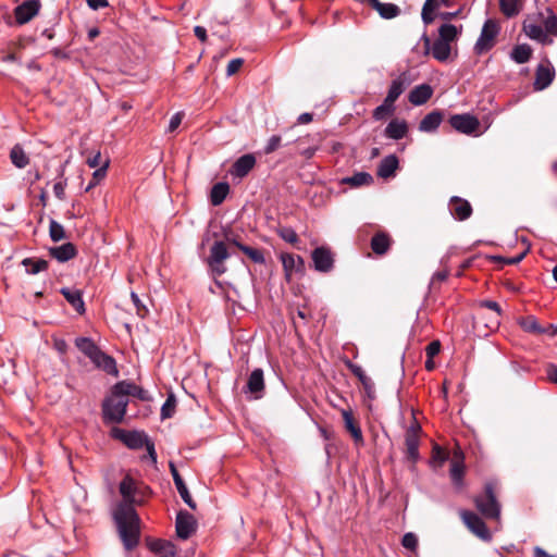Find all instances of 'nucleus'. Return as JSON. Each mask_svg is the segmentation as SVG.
Returning <instances> with one entry per match:
<instances>
[{
  "instance_id": "1",
  "label": "nucleus",
  "mask_w": 557,
  "mask_h": 557,
  "mask_svg": "<svg viewBox=\"0 0 557 557\" xmlns=\"http://www.w3.org/2000/svg\"><path fill=\"white\" fill-rule=\"evenodd\" d=\"M113 517L124 548L134 549L139 544L140 537V519L136 510L132 506L120 504Z\"/></svg>"
},
{
  "instance_id": "2",
  "label": "nucleus",
  "mask_w": 557,
  "mask_h": 557,
  "mask_svg": "<svg viewBox=\"0 0 557 557\" xmlns=\"http://www.w3.org/2000/svg\"><path fill=\"white\" fill-rule=\"evenodd\" d=\"M76 347L88 357L97 367L102 368L108 373L115 370V360L101 351V349L88 337H78L75 339Z\"/></svg>"
},
{
  "instance_id": "3",
  "label": "nucleus",
  "mask_w": 557,
  "mask_h": 557,
  "mask_svg": "<svg viewBox=\"0 0 557 557\" xmlns=\"http://www.w3.org/2000/svg\"><path fill=\"white\" fill-rule=\"evenodd\" d=\"M128 398L124 394L115 391V385L112 388V394L108 397L102 405L103 419L106 422L120 423L124 419Z\"/></svg>"
},
{
  "instance_id": "4",
  "label": "nucleus",
  "mask_w": 557,
  "mask_h": 557,
  "mask_svg": "<svg viewBox=\"0 0 557 557\" xmlns=\"http://www.w3.org/2000/svg\"><path fill=\"white\" fill-rule=\"evenodd\" d=\"M476 509L488 519H499L500 505L496 498L495 484L487 482L484 486V494L474 498Z\"/></svg>"
},
{
  "instance_id": "5",
  "label": "nucleus",
  "mask_w": 557,
  "mask_h": 557,
  "mask_svg": "<svg viewBox=\"0 0 557 557\" xmlns=\"http://www.w3.org/2000/svg\"><path fill=\"white\" fill-rule=\"evenodd\" d=\"M500 33V25L497 20L487 18L481 29V34L474 45V52L483 54L490 51L496 44V38Z\"/></svg>"
},
{
  "instance_id": "6",
  "label": "nucleus",
  "mask_w": 557,
  "mask_h": 557,
  "mask_svg": "<svg viewBox=\"0 0 557 557\" xmlns=\"http://www.w3.org/2000/svg\"><path fill=\"white\" fill-rule=\"evenodd\" d=\"M123 443L132 449H139L146 447L149 458L153 465L157 463V453L154 444L151 442L144 432L128 431L124 432L121 436Z\"/></svg>"
},
{
  "instance_id": "7",
  "label": "nucleus",
  "mask_w": 557,
  "mask_h": 557,
  "mask_svg": "<svg viewBox=\"0 0 557 557\" xmlns=\"http://www.w3.org/2000/svg\"><path fill=\"white\" fill-rule=\"evenodd\" d=\"M230 253L226 244L222 240H216L210 248V256L207 259L208 265L212 273L216 276H221L225 273L226 267L224 261L228 259Z\"/></svg>"
},
{
  "instance_id": "8",
  "label": "nucleus",
  "mask_w": 557,
  "mask_h": 557,
  "mask_svg": "<svg viewBox=\"0 0 557 557\" xmlns=\"http://www.w3.org/2000/svg\"><path fill=\"white\" fill-rule=\"evenodd\" d=\"M460 518L466 524V527L479 539L484 542H490L492 540V534L487 529L485 522L474 512L469 510H460Z\"/></svg>"
},
{
  "instance_id": "9",
  "label": "nucleus",
  "mask_w": 557,
  "mask_h": 557,
  "mask_svg": "<svg viewBox=\"0 0 557 557\" xmlns=\"http://www.w3.org/2000/svg\"><path fill=\"white\" fill-rule=\"evenodd\" d=\"M119 490L123 497L122 504L133 507L134 504H140L144 500V493L138 487L136 481L129 475H126L121 481Z\"/></svg>"
},
{
  "instance_id": "10",
  "label": "nucleus",
  "mask_w": 557,
  "mask_h": 557,
  "mask_svg": "<svg viewBox=\"0 0 557 557\" xmlns=\"http://www.w3.org/2000/svg\"><path fill=\"white\" fill-rule=\"evenodd\" d=\"M449 124L455 131L466 135L475 133L480 126L479 120L469 113L451 115Z\"/></svg>"
},
{
  "instance_id": "11",
  "label": "nucleus",
  "mask_w": 557,
  "mask_h": 557,
  "mask_svg": "<svg viewBox=\"0 0 557 557\" xmlns=\"http://www.w3.org/2000/svg\"><path fill=\"white\" fill-rule=\"evenodd\" d=\"M280 259L287 282H289L295 274L302 273L305 270V261L300 256L283 252Z\"/></svg>"
},
{
  "instance_id": "12",
  "label": "nucleus",
  "mask_w": 557,
  "mask_h": 557,
  "mask_svg": "<svg viewBox=\"0 0 557 557\" xmlns=\"http://www.w3.org/2000/svg\"><path fill=\"white\" fill-rule=\"evenodd\" d=\"M314 269L319 272H330L334 265V258L332 251L327 247H318L312 253Z\"/></svg>"
},
{
  "instance_id": "13",
  "label": "nucleus",
  "mask_w": 557,
  "mask_h": 557,
  "mask_svg": "<svg viewBox=\"0 0 557 557\" xmlns=\"http://www.w3.org/2000/svg\"><path fill=\"white\" fill-rule=\"evenodd\" d=\"M197 522L194 516L187 511H180L176 516V533L182 540H187L195 533Z\"/></svg>"
},
{
  "instance_id": "14",
  "label": "nucleus",
  "mask_w": 557,
  "mask_h": 557,
  "mask_svg": "<svg viewBox=\"0 0 557 557\" xmlns=\"http://www.w3.org/2000/svg\"><path fill=\"white\" fill-rule=\"evenodd\" d=\"M40 3L37 0H27L14 10L15 21L18 25L28 23L39 12Z\"/></svg>"
},
{
  "instance_id": "15",
  "label": "nucleus",
  "mask_w": 557,
  "mask_h": 557,
  "mask_svg": "<svg viewBox=\"0 0 557 557\" xmlns=\"http://www.w3.org/2000/svg\"><path fill=\"white\" fill-rule=\"evenodd\" d=\"M420 425H411L405 436L406 453L407 457L411 461H417L419 458V445H420Z\"/></svg>"
},
{
  "instance_id": "16",
  "label": "nucleus",
  "mask_w": 557,
  "mask_h": 557,
  "mask_svg": "<svg viewBox=\"0 0 557 557\" xmlns=\"http://www.w3.org/2000/svg\"><path fill=\"white\" fill-rule=\"evenodd\" d=\"M411 83L412 78L408 72L400 73L396 78L392 81L385 98L388 99V102L395 103V101Z\"/></svg>"
},
{
  "instance_id": "17",
  "label": "nucleus",
  "mask_w": 557,
  "mask_h": 557,
  "mask_svg": "<svg viewBox=\"0 0 557 557\" xmlns=\"http://www.w3.org/2000/svg\"><path fill=\"white\" fill-rule=\"evenodd\" d=\"M448 207L450 214L458 221H465L472 214L470 202L457 196L450 198Z\"/></svg>"
},
{
  "instance_id": "18",
  "label": "nucleus",
  "mask_w": 557,
  "mask_h": 557,
  "mask_svg": "<svg viewBox=\"0 0 557 557\" xmlns=\"http://www.w3.org/2000/svg\"><path fill=\"white\" fill-rule=\"evenodd\" d=\"M450 479L453 484L460 488L463 485V475H465V462H463V454L461 450H456L454 453V458L450 463Z\"/></svg>"
},
{
  "instance_id": "19",
  "label": "nucleus",
  "mask_w": 557,
  "mask_h": 557,
  "mask_svg": "<svg viewBox=\"0 0 557 557\" xmlns=\"http://www.w3.org/2000/svg\"><path fill=\"white\" fill-rule=\"evenodd\" d=\"M256 165V158L251 153H247L238 158L232 165L230 173L237 178L245 177Z\"/></svg>"
},
{
  "instance_id": "20",
  "label": "nucleus",
  "mask_w": 557,
  "mask_h": 557,
  "mask_svg": "<svg viewBox=\"0 0 557 557\" xmlns=\"http://www.w3.org/2000/svg\"><path fill=\"white\" fill-rule=\"evenodd\" d=\"M264 377H263V371L262 369H255L246 384L245 392L250 393L255 396L256 399H259L262 397V393L264 391Z\"/></svg>"
},
{
  "instance_id": "21",
  "label": "nucleus",
  "mask_w": 557,
  "mask_h": 557,
  "mask_svg": "<svg viewBox=\"0 0 557 557\" xmlns=\"http://www.w3.org/2000/svg\"><path fill=\"white\" fill-rule=\"evenodd\" d=\"M341 413L344 420L345 429L350 433L355 443L357 445L363 444L362 431L357 420L355 419L352 411L350 409H342Z\"/></svg>"
},
{
  "instance_id": "22",
  "label": "nucleus",
  "mask_w": 557,
  "mask_h": 557,
  "mask_svg": "<svg viewBox=\"0 0 557 557\" xmlns=\"http://www.w3.org/2000/svg\"><path fill=\"white\" fill-rule=\"evenodd\" d=\"M555 77V70L550 63L540 64L536 69L534 88L543 90L547 88Z\"/></svg>"
},
{
  "instance_id": "23",
  "label": "nucleus",
  "mask_w": 557,
  "mask_h": 557,
  "mask_svg": "<svg viewBox=\"0 0 557 557\" xmlns=\"http://www.w3.org/2000/svg\"><path fill=\"white\" fill-rule=\"evenodd\" d=\"M523 32L529 38L536 40L541 44H552L553 41L545 33L544 28L537 22H534L531 18L524 21Z\"/></svg>"
},
{
  "instance_id": "24",
  "label": "nucleus",
  "mask_w": 557,
  "mask_h": 557,
  "mask_svg": "<svg viewBox=\"0 0 557 557\" xmlns=\"http://www.w3.org/2000/svg\"><path fill=\"white\" fill-rule=\"evenodd\" d=\"M169 468H170L174 484H175L177 492L181 495L182 499L185 502V504L188 507H190L191 509H196V504L193 500V498L188 492V488H187L184 480L180 475L174 462H170Z\"/></svg>"
},
{
  "instance_id": "25",
  "label": "nucleus",
  "mask_w": 557,
  "mask_h": 557,
  "mask_svg": "<svg viewBox=\"0 0 557 557\" xmlns=\"http://www.w3.org/2000/svg\"><path fill=\"white\" fill-rule=\"evenodd\" d=\"M408 133V124L405 120L394 119L384 129V136L389 139H403Z\"/></svg>"
},
{
  "instance_id": "26",
  "label": "nucleus",
  "mask_w": 557,
  "mask_h": 557,
  "mask_svg": "<svg viewBox=\"0 0 557 557\" xmlns=\"http://www.w3.org/2000/svg\"><path fill=\"white\" fill-rule=\"evenodd\" d=\"M433 89L428 84L416 86L408 96L409 102L413 106H422L432 97Z\"/></svg>"
},
{
  "instance_id": "27",
  "label": "nucleus",
  "mask_w": 557,
  "mask_h": 557,
  "mask_svg": "<svg viewBox=\"0 0 557 557\" xmlns=\"http://www.w3.org/2000/svg\"><path fill=\"white\" fill-rule=\"evenodd\" d=\"M49 253L59 262H66L76 256L77 250L72 243H65L61 246L50 248Z\"/></svg>"
},
{
  "instance_id": "28",
  "label": "nucleus",
  "mask_w": 557,
  "mask_h": 557,
  "mask_svg": "<svg viewBox=\"0 0 557 557\" xmlns=\"http://www.w3.org/2000/svg\"><path fill=\"white\" fill-rule=\"evenodd\" d=\"M392 245V238L387 233L379 232L371 238V249L375 255H385Z\"/></svg>"
},
{
  "instance_id": "29",
  "label": "nucleus",
  "mask_w": 557,
  "mask_h": 557,
  "mask_svg": "<svg viewBox=\"0 0 557 557\" xmlns=\"http://www.w3.org/2000/svg\"><path fill=\"white\" fill-rule=\"evenodd\" d=\"M480 309H487L492 312V323H485L490 331L497 330L500 324L502 309L496 301L484 300L480 302Z\"/></svg>"
},
{
  "instance_id": "30",
  "label": "nucleus",
  "mask_w": 557,
  "mask_h": 557,
  "mask_svg": "<svg viewBox=\"0 0 557 557\" xmlns=\"http://www.w3.org/2000/svg\"><path fill=\"white\" fill-rule=\"evenodd\" d=\"M462 29H463L462 25L456 26V25L448 24V23L443 24L438 28L437 39L450 45L451 42L458 40L459 36L462 33Z\"/></svg>"
},
{
  "instance_id": "31",
  "label": "nucleus",
  "mask_w": 557,
  "mask_h": 557,
  "mask_svg": "<svg viewBox=\"0 0 557 557\" xmlns=\"http://www.w3.org/2000/svg\"><path fill=\"white\" fill-rule=\"evenodd\" d=\"M398 158L395 154L386 156L382 159L377 168V175L382 178L393 176L398 168Z\"/></svg>"
},
{
  "instance_id": "32",
  "label": "nucleus",
  "mask_w": 557,
  "mask_h": 557,
  "mask_svg": "<svg viewBox=\"0 0 557 557\" xmlns=\"http://www.w3.org/2000/svg\"><path fill=\"white\" fill-rule=\"evenodd\" d=\"M443 121V114L440 111H432L426 114L419 124V131L431 133L438 128Z\"/></svg>"
},
{
  "instance_id": "33",
  "label": "nucleus",
  "mask_w": 557,
  "mask_h": 557,
  "mask_svg": "<svg viewBox=\"0 0 557 557\" xmlns=\"http://www.w3.org/2000/svg\"><path fill=\"white\" fill-rule=\"evenodd\" d=\"M383 18H393L399 15L400 9L394 3H383L379 0H366Z\"/></svg>"
},
{
  "instance_id": "34",
  "label": "nucleus",
  "mask_w": 557,
  "mask_h": 557,
  "mask_svg": "<svg viewBox=\"0 0 557 557\" xmlns=\"http://www.w3.org/2000/svg\"><path fill=\"white\" fill-rule=\"evenodd\" d=\"M115 391L117 393L124 394L126 398H128V396H134L143 400L147 398V392L145 389L126 381L116 383Z\"/></svg>"
},
{
  "instance_id": "35",
  "label": "nucleus",
  "mask_w": 557,
  "mask_h": 557,
  "mask_svg": "<svg viewBox=\"0 0 557 557\" xmlns=\"http://www.w3.org/2000/svg\"><path fill=\"white\" fill-rule=\"evenodd\" d=\"M61 294L78 313L85 312V304L81 290L64 287L61 289Z\"/></svg>"
},
{
  "instance_id": "36",
  "label": "nucleus",
  "mask_w": 557,
  "mask_h": 557,
  "mask_svg": "<svg viewBox=\"0 0 557 557\" xmlns=\"http://www.w3.org/2000/svg\"><path fill=\"white\" fill-rule=\"evenodd\" d=\"M451 52V47L449 44L444 42L440 39H435L432 48L431 53L433 58L440 62H445L448 60Z\"/></svg>"
},
{
  "instance_id": "37",
  "label": "nucleus",
  "mask_w": 557,
  "mask_h": 557,
  "mask_svg": "<svg viewBox=\"0 0 557 557\" xmlns=\"http://www.w3.org/2000/svg\"><path fill=\"white\" fill-rule=\"evenodd\" d=\"M532 55V49L527 44L517 45L513 47L510 58L518 64L527 63Z\"/></svg>"
},
{
  "instance_id": "38",
  "label": "nucleus",
  "mask_w": 557,
  "mask_h": 557,
  "mask_svg": "<svg viewBox=\"0 0 557 557\" xmlns=\"http://www.w3.org/2000/svg\"><path fill=\"white\" fill-rule=\"evenodd\" d=\"M230 191V186L227 183H216L213 185L210 193V201L213 206L221 205L226 198Z\"/></svg>"
},
{
  "instance_id": "39",
  "label": "nucleus",
  "mask_w": 557,
  "mask_h": 557,
  "mask_svg": "<svg viewBox=\"0 0 557 557\" xmlns=\"http://www.w3.org/2000/svg\"><path fill=\"white\" fill-rule=\"evenodd\" d=\"M11 162L18 169H24L29 163V158L21 145H14L10 151Z\"/></svg>"
},
{
  "instance_id": "40",
  "label": "nucleus",
  "mask_w": 557,
  "mask_h": 557,
  "mask_svg": "<svg viewBox=\"0 0 557 557\" xmlns=\"http://www.w3.org/2000/svg\"><path fill=\"white\" fill-rule=\"evenodd\" d=\"M395 112V103L388 102V99H384L382 104L373 110L372 117L375 121H383L386 117L393 115Z\"/></svg>"
},
{
  "instance_id": "41",
  "label": "nucleus",
  "mask_w": 557,
  "mask_h": 557,
  "mask_svg": "<svg viewBox=\"0 0 557 557\" xmlns=\"http://www.w3.org/2000/svg\"><path fill=\"white\" fill-rule=\"evenodd\" d=\"M373 182V177L367 172H358L352 176L344 177L342 180L343 184L350 185L352 187H360L363 185H369Z\"/></svg>"
},
{
  "instance_id": "42",
  "label": "nucleus",
  "mask_w": 557,
  "mask_h": 557,
  "mask_svg": "<svg viewBox=\"0 0 557 557\" xmlns=\"http://www.w3.org/2000/svg\"><path fill=\"white\" fill-rule=\"evenodd\" d=\"M522 7V0H499V9L507 17L519 14Z\"/></svg>"
},
{
  "instance_id": "43",
  "label": "nucleus",
  "mask_w": 557,
  "mask_h": 557,
  "mask_svg": "<svg viewBox=\"0 0 557 557\" xmlns=\"http://www.w3.org/2000/svg\"><path fill=\"white\" fill-rule=\"evenodd\" d=\"M349 369L354 373V375L359 379V381L361 382L363 388L370 395V393L373 389V383H372L371 379L369 376H367V374L364 373L363 369L360 366L354 364V363L349 364Z\"/></svg>"
},
{
  "instance_id": "44",
  "label": "nucleus",
  "mask_w": 557,
  "mask_h": 557,
  "mask_svg": "<svg viewBox=\"0 0 557 557\" xmlns=\"http://www.w3.org/2000/svg\"><path fill=\"white\" fill-rule=\"evenodd\" d=\"M448 453L440 445H434L432 449L431 465L437 469L442 468L448 459Z\"/></svg>"
},
{
  "instance_id": "45",
  "label": "nucleus",
  "mask_w": 557,
  "mask_h": 557,
  "mask_svg": "<svg viewBox=\"0 0 557 557\" xmlns=\"http://www.w3.org/2000/svg\"><path fill=\"white\" fill-rule=\"evenodd\" d=\"M23 264L26 267V271L29 274H37L48 269V261L44 259H24Z\"/></svg>"
},
{
  "instance_id": "46",
  "label": "nucleus",
  "mask_w": 557,
  "mask_h": 557,
  "mask_svg": "<svg viewBox=\"0 0 557 557\" xmlns=\"http://www.w3.org/2000/svg\"><path fill=\"white\" fill-rule=\"evenodd\" d=\"M109 163H110L109 160H106L99 169L95 170V172L92 173L91 181L85 188L86 193L90 191L94 187H96L106 177L107 171L109 168Z\"/></svg>"
},
{
  "instance_id": "47",
  "label": "nucleus",
  "mask_w": 557,
  "mask_h": 557,
  "mask_svg": "<svg viewBox=\"0 0 557 557\" xmlns=\"http://www.w3.org/2000/svg\"><path fill=\"white\" fill-rule=\"evenodd\" d=\"M519 325L523 331L529 333H543L544 330L540 326L534 317H525L519 320Z\"/></svg>"
},
{
  "instance_id": "48",
  "label": "nucleus",
  "mask_w": 557,
  "mask_h": 557,
  "mask_svg": "<svg viewBox=\"0 0 557 557\" xmlns=\"http://www.w3.org/2000/svg\"><path fill=\"white\" fill-rule=\"evenodd\" d=\"M238 249L248 256L255 263L263 264L265 262L264 255L260 249H256L246 245H238Z\"/></svg>"
},
{
  "instance_id": "49",
  "label": "nucleus",
  "mask_w": 557,
  "mask_h": 557,
  "mask_svg": "<svg viewBox=\"0 0 557 557\" xmlns=\"http://www.w3.org/2000/svg\"><path fill=\"white\" fill-rule=\"evenodd\" d=\"M546 12L547 16L543 21L544 30L547 35L550 34L557 36V16L552 9H547Z\"/></svg>"
},
{
  "instance_id": "50",
  "label": "nucleus",
  "mask_w": 557,
  "mask_h": 557,
  "mask_svg": "<svg viewBox=\"0 0 557 557\" xmlns=\"http://www.w3.org/2000/svg\"><path fill=\"white\" fill-rule=\"evenodd\" d=\"M276 233L284 242L288 244L295 245L299 240L297 233L289 226H282L277 228Z\"/></svg>"
},
{
  "instance_id": "51",
  "label": "nucleus",
  "mask_w": 557,
  "mask_h": 557,
  "mask_svg": "<svg viewBox=\"0 0 557 557\" xmlns=\"http://www.w3.org/2000/svg\"><path fill=\"white\" fill-rule=\"evenodd\" d=\"M175 408L176 399L173 394H170L161 407V418L163 420L171 418L175 412Z\"/></svg>"
},
{
  "instance_id": "52",
  "label": "nucleus",
  "mask_w": 557,
  "mask_h": 557,
  "mask_svg": "<svg viewBox=\"0 0 557 557\" xmlns=\"http://www.w3.org/2000/svg\"><path fill=\"white\" fill-rule=\"evenodd\" d=\"M49 234L53 242H60L65 238V231L62 224L51 220L49 224Z\"/></svg>"
},
{
  "instance_id": "53",
  "label": "nucleus",
  "mask_w": 557,
  "mask_h": 557,
  "mask_svg": "<svg viewBox=\"0 0 557 557\" xmlns=\"http://www.w3.org/2000/svg\"><path fill=\"white\" fill-rule=\"evenodd\" d=\"M152 549L160 554L159 557H176L174 546L170 543L158 542Z\"/></svg>"
},
{
  "instance_id": "54",
  "label": "nucleus",
  "mask_w": 557,
  "mask_h": 557,
  "mask_svg": "<svg viewBox=\"0 0 557 557\" xmlns=\"http://www.w3.org/2000/svg\"><path fill=\"white\" fill-rule=\"evenodd\" d=\"M401 544L405 548L414 550L418 546V537L416 534L409 532L403 536Z\"/></svg>"
},
{
  "instance_id": "55",
  "label": "nucleus",
  "mask_w": 557,
  "mask_h": 557,
  "mask_svg": "<svg viewBox=\"0 0 557 557\" xmlns=\"http://www.w3.org/2000/svg\"><path fill=\"white\" fill-rule=\"evenodd\" d=\"M67 186L66 180H61L54 183L53 193L59 200L65 199V188Z\"/></svg>"
},
{
  "instance_id": "56",
  "label": "nucleus",
  "mask_w": 557,
  "mask_h": 557,
  "mask_svg": "<svg viewBox=\"0 0 557 557\" xmlns=\"http://www.w3.org/2000/svg\"><path fill=\"white\" fill-rule=\"evenodd\" d=\"M281 136L278 135L271 136L268 140L267 146L264 147V152L269 154L275 151L281 145Z\"/></svg>"
},
{
  "instance_id": "57",
  "label": "nucleus",
  "mask_w": 557,
  "mask_h": 557,
  "mask_svg": "<svg viewBox=\"0 0 557 557\" xmlns=\"http://www.w3.org/2000/svg\"><path fill=\"white\" fill-rule=\"evenodd\" d=\"M244 61L243 59H233L228 62L226 67V75L232 76L239 71Z\"/></svg>"
},
{
  "instance_id": "58",
  "label": "nucleus",
  "mask_w": 557,
  "mask_h": 557,
  "mask_svg": "<svg viewBox=\"0 0 557 557\" xmlns=\"http://www.w3.org/2000/svg\"><path fill=\"white\" fill-rule=\"evenodd\" d=\"M86 163L91 169H99L103 163H101V153L100 151H97L92 156H89L86 159Z\"/></svg>"
},
{
  "instance_id": "59",
  "label": "nucleus",
  "mask_w": 557,
  "mask_h": 557,
  "mask_svg": "<svg viewBox=\"0 0 557 557\" xmlns=\"http://www.w3.org/2000/svg\"><path fill=\"white\" fill-rule=\"evenodd\" d=\"M440 349L441 344L438 341L431 342L425 348L428 358L433 359L440 352Z\"/></svg>"
},
{
  "instance_id": "60",
  "label": "nucleus",
  "mask_w": 557,
  "mask_h": 557,
  "mask_svg": "<svg viewBox=\"0 0 557 557\" xmlns=\"http://www.w3.org/2000/svg\"><path fill=\"white\" fill-rule=\"evenodd\" d=\"M183 116L184 114L182 112H177L174 115H172L168 127V131L170 133L174 132L181 125Z\"/></svg>"
},
{
  "instance_id": "61",
  "label": "nucleus",
  "mask_w": 557,
  "mask_h": 557,
  "mask_svg": "<svg viewBox=\"0 0 557 557\" xmlns=\"http://www.w3.org/2000/svg\"><path fill=\"white\" fill-rule=\"evenodd\" d=\"M131 298H132V301L133 304L135 305L136 309H137V313L140 315V317H144L145 313L147 312V309L145 308V306L141 305V301L138 297V295L136 293H132L131 294Z\"/></svg>"
},
{
  "instance_id": "62",
  "label": "nucleus",
  "mask_w": 557,
  "mask_h": 557,
  "mask_svg": "<svg viewBox=\"0 0 557 557\" xmlns=\"http://www.w3.org/2000/svg\"><path fill=\"white\" fill-rule=\"evenodd\" d=\"M53 347L60 354H65L66 350H67V343L64 339H62V338H54L53 339Z\"/></svg>"
},
{
  "instance_id": "63",
  "label": "nucleus",
  "mask_w": 557,
  "mask_h": 557,
  "mask_svg": "<svg viewBox=\"0 0 557 557\" xmlns=\"http://www.w3.org/2000/svg\"><path fill=\"white\" fill-rule=\"evenodd\" d=\"M87 4L92 10H99V9L107 8L109 5V2H108V0H87Z\"/></svg>"
},
{
  "instance_id": "64",
  "label": "nucleus",
  "mask_w": 557,
  "mask_h": 557,
  "mask_svg": "<svg viewBox=\"0 0 557 557\" xmlns=\"http://www.w3.org/2000/svg\"><path fill=\"white\" fill-rule=\"evenodd\" d=\"M525 255H527V251H524L522 253H519L516 257H511V258H500V257H498L497 259L502 260L506 264H517V263H519L525 257Z\"/></svg>"
}]
</instances>
